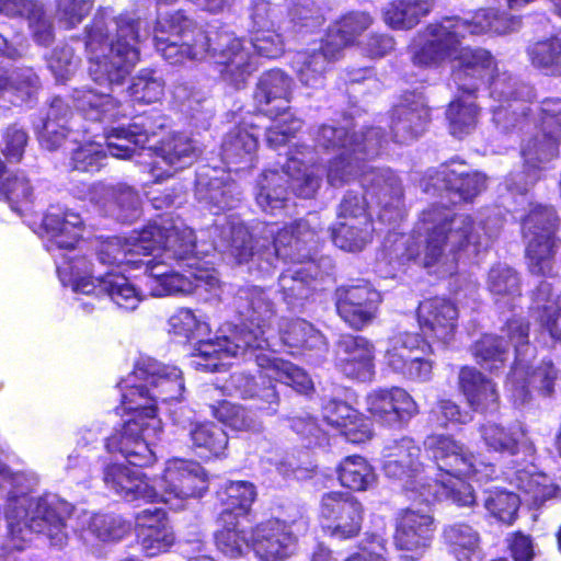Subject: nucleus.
I'll list each match as a JSON object with an SVG mask.
<instances>
[{
  "label": "nucleus",
  "instance_id": "f257e3e1",
  "mask_svg": "<svg viewBox=\"0 0 561 561\" xmlns=\"http://www.w3.org/2000/svg\"><path fill=\"white\" fill-rule=\"evenodd\" d=\"M423 444L437 470L434 480L424 474L421 448L410 437L393 439L383 446L381 469L385 476L398 481L411 500L425 503L449 500L459 507L473 506L477 503L473 489L461 478L488 481L495 474V467L478 462L461 443L449 435L432 434Z\"/></svg>",
  "mask_w": 561,
  "mask_h": 561
},
{
  "label": "nucleus",
  "instance_id": "f03ea898",
  "mask_svg": "<svg viewBox=\"0 0 561 561\" xmlns=\"http://www.w3.org/2000/svg\"><path fill=\"white\" fill-rule=\"evenodd\" d=\"M119 387L122 409L131 416L112 435L107 448L118 449L134 465H149L156 460L150 446L161 431L156 411L159 404L172 405L173 401L182 400V371L151 357H141L131 376L122 381Z\"/></svg>",
  "mask_w": 561,
  "mask_h": 561
},
{
  "label": "nucleus",
  "instance_id": "7ed1b4c3",
  "mask_svg": "<svg viewBox=\"0 0 561 561\" xmlns=\"http://www.w3.org/2000/svg\"><path fill=\"white\" fill-rule=\"evenodd\" d=\"M138 253L128 248H100L96 261L107 266H129L145 270L151 276V295H188L199 288L214 290L219 286L218 273L213 267L214 253L196 248H142Z\"/></svg>",
  "mask_w": 561,
  "mask_h": 561
},
{
  "label": "nucleus",
  "instance_id": "20e7f679",
  "mask_svg": "<svg viewBox=\"0 0 561 561\" xmlns=\"http://www.w3.org/2000/svg\"><path fill=\"white\" fill-rule=\"evenodd\" d=\"M233 308L243 323L230 336H218L216 341L202 342L198 352L207 362H198L197 365L214 369L226 365L227 359L252 352V348L268 351L274 346V304L262 288L245 286L238 289L233 297Z\"/></svg>",
  "mask_w": 561,
  "mask_h": 561
},
{
  "label": "nucleus",
  "instance_id": "39448f33",
  "mask_svg": "<svg viewBox=\"0 0 561 561\" xmlns=\"http://www.w3.org/2000/svg\"><path fill=\"white\" fill-rule=\"evenodd\" d=\"M504 335L485 334L473 345L476 359L485 368L493 370L502 365L508 352L507 337L515 348V362L507 379L506 388L515 405H524L530 398L528 386L538 389L543 394L553 391V381L557 371L551 362H543L531 374L528 369V358L533 356V350L528 345V325L520 319L508 320L502 330Z\"/></svg>",
  "mask_w": 561,
  "mask_h": 561
},
{
  "label": "nucleus",
  "instance_id": "423d86ee",
  "mask_svg": "<svg viewBox=\"0 0 561 561\" xmlns=\"http://www.w3.org/2000/svg\"><path fill=\"white\" fill-rule=\"evenodd\" d=\"M239 356L256 363L261 382L252 374L234 371L226 387L232 394L242 399L257 400L261 403L259 408L267 415L277 413L280 401L273 381L285 383L304 394L313 389V382L304 369L275 356L271 350L252 348V352L239 354L237 357Z\"/></svg>",
  "mask_w": 561,
  "mask_h": 561
},
{
  "label": "nucleus",
  "instance_id": "0eeeda50",
  "mask_svg": "<svg viewBox=\"0 0 561 561\" xmlns=\"http://www.w3.org/2000/svg\"><path fill=\"white\" fill-rule=\"evenodd\" d=\"M479 432L489 451L507 457L512 463L522 467L515 472L517 488L529 496L534 505L542 504L549 491L543 484L546 478L536 472V446L527 427L520 423L505 426L496 422H486L480 426Z\"/></svg>",
  "mask_w": 561,
  "mask_h": 561
},
{
  "label": "nucleus",
  "instance_id": "6e6552de",
  "mask_svg": "<svg viewBox=\"0 0 561 561\" xmlns=\"http://www.w3.org/2000/svg\"><path fill=\"white\" fill-rule=\"evenodd\" d=\"M56 270L64 286L84 295H107L119 308L135 310L144 299L142 294L122 274L106 273L95 283L93 264L82 254V248H55Z\"/></svg>",
  "mask_w": 561,
  "mask_h": 561
},
{
  "label": "nucleus",
  "instance_id": "1a4fd4ad",
  "mask_svg": "<svg viewBox=\"0 0 561 561\" xmlns=\"http://www.w3.org/2000/svg\"><path fill=\"white\" fill-rule=\"evenodd\" d=\"M153 42L158 53L172 65L207 56L214 31L185 9L167 12L156 20Z\"/></svg>",
  "mask_w": 561,
  "mask_h": 561
},
{
  "label": "nucleus",
  "instance_id": "9d476101",
  "mask_svg": "<svg viewBox=\"0 0 561 561\" xmlns=\"http://www.w3.org/2000/svg\"><path fill=\"white\" fill-rule=\"evenodd\" d=\"M482 30L480 24L457 15L435 20L425 26L427 39L413 50L411 60L421 68H438L453 58L467 35L480 34Z\"/></svg>",
  "mask_w": 561,
  "mask_h": 561
},
{
  "label": "nucleus",
  "instance_id": "9b49d317",
  "mask_svg": "<svg viewBox=\"0 0 561 561\" xmlns=\"http://www.w3.org/2000/svg\"><path fill=\"white\" fill-rule=\"evenodd\" d=\"M308 519L300 516L290 522L270 519L251 533V548L261 561H286L295 554L297 536L308 529Z\"/></svg>",
  "mask_w": 561,
  "mask_h": 561
},
{
  "label": "nucleus",
  "instance_id": "f8f14e48",
  "mask_svg": "<svg viewBox=\"0 0 561 561\" xmlns=\"http://www.w3.org/2000/svg\"><path fill=\"white\" fill-rule=\"evenodd\" d=\"M168 116L158 108H150L135 115L126 126L111 127L105 131L110 153L116 158H130L135 148L152 149L151 138L168 126Z\"/></svg>",
  "mask_w": 561,
  "mask_h": 561
},
{
  "label": "nucleus",
  "instance_id": "ddd939ff",
  "mask_svg": "<svg viewBox=\"0 0 561 561\" xmlns=\"http://www.w3.org/2000/svg\"><path fill=\"white\" fill-rule=\"evenodd\" d=\"M158 486V501L179 510L186 499L202 496L208 489V482L198 462L175 458L167 461Z\"/></svg>",
  "mask_w": 561,
  "mask_h": 561
},
{
  "label": "nucleus",
  "instance_id": "4468645a",
  "mask_svg": "<svg viewBox=\"0 0 561 561\" xmlns=\"http://www.w3.org/2000/svg\"><path fill=\"white\" fill-rule=\"evenodd\" d=\"M207 55L214 59L220 78L236 89L243 88L256 69L244 41L225 31H214Z\"/></svg>",
  "mask_w": 561,
  "mask_h": 561
},
{
  "label": "nucleus",
  "instance_id": "2eb2a0df",
  "mask_svg": "<svg viewBox=\"0 0 561 561\" xmlns=\"http://www.w3.org/2000/svg\"><path fill=\"white\" fill-rule=\"evenodd\" d=\"M421 219L428 226L426 245L478 244L470 214H450L446 205L433 203L422 211Z\"/></svg>",
  "mask_w": 561,
  "mask_h": 561
},
{
  "label": "nucleus",
  "instance_id": "dca6fc26",
  "mask_svg": "<svg viewBox=\"0 0 561 561\" xmlns=\"http://www.w3.org/2000/svg\"><path fill=\"white\" fill-rule=\"evenodd\" d=\"M276 256L289 257L290 262L304 264L289 267L278 277L279 291L289 308H297L311 297L316 289L318 266L307 262L310 257L309 248H272Z\"/></svg>",
  "mask_w": 561,
  "mask_h": 561
},
{
  "label": "nucleus",
  "instance_id": "f3484780",
  "mask_svg": "<svg viewBox=\"0 0 561 561\" xmlns=\"http://www.w3.org/2000/svg\"><path fill=\"white\" fill-rule=\"evenodd\" d=\"M79 198L98 206L105 217L122 224H131L141 214L139 193L123 183L107 185L98 182L85 185Z\"/></svg>",
  "mask_w": 561,
  "mask_h": 561
},
{
  "label": "nucleus",
  "instance_id": "a211bd4d",
  "mask_svg": "<svg viewBox=\"0 0 561 561\" xmlns=\"http://www.w3.org/2000/svg\"><path fill=\"white\" fill-rule=\"evenodd\" d=\"M451 76L459 93L476 99L480 85L492 83L497 75V62L493 55L481 47L457 48Z\"/></svg>",
  "mask_w": 561,
  "mask_h": 561
},
{
  "label": "nucleus",
  "instance_id": "6ab92c4d",
  "mask_svg": "<svg viewBox=\"0 0 561 561\" xmlns=\"http://www.w3.org/2000/svg\"><path fill=\"white\" fill-rule=\"evenodd\" d=\"M319 514L331 536L347 539L359 533L364 507L351 493L332 491L322 495Z\"/></svg>",
  "mask_w": 561,
  "mask_h": 561
},
{
  "label": "nucleus",
  "instance_id": "aec40b11",
  "mask_svg": "<svg viewBox=\"0 0 561 561\" xmlns=\"http://www.w3.org/2000/svg\"><path fill=\"white\" fill-rule=\"evenodd\" d=\"M366 411L382 426L402 428L419 413L417 403L400 387L378 388L367 393Z\"/></svg>",
  "mask_w": 561,
  "mask_h": 561
},
{
  "label": "nucleus",
  "instance_id": "412c9836",
  "mask_svg": "<svg viewBox=\"0 0 561 561\" xmlns=\"http://www.w3.org/2000/svg\"><path fill=\"white\" fill-rule=\"evenodd\" d=\"M434 531L432 515L411 508L403 510L396 517L393 543L407 558L419 559L430 547Z\"/></svg>",
  "mask_w": 561,
  "mask_h": 561
},
{
  "label": "nucleus",
  "instance_id": "4be33fe9",
  "mask_svg": "<svg viewBox=\"0 0 561 561\" xmlns=\"http://www.w3.org/2000/svg\"><path fill=\"white\" fill-rule=\"evenodd\" d=\"M559 136L538 129L520 144L522 174L526 185H535L550 169L551 162L559 156Z\"/></svg>",
  "mask_w": 561,
  "mask_h": 561
},
{
  "label": "nucleus",
  "instance_id": "5701e85b",
  "mask_svg": "<svg viewBox=\"0 0 561 561\" xmlns=\"http://www.w3.org/2000/svg\"><path fill=\"white\" fill-rule=\"evenodd\" d=\"M335 366L346 377L368 381L375 375V346L362 335H342L336 343Z\"/></svg>",
  "mask_w": 561,
  "mask_h": 561
},
{
  "label": "nucleus",
  "instance_id": "b1692460",
  "mask_svg": "<svg viewBox=\"0 0 561 561\" xmlns=\"http://www.w3.org/2000/svg\"><path fill=\"white\" fill-rule=\"evenodd\" d=\"M293 99V79L280 69L264 71L253 91L255 108L262 114L276 118L289 110Z\"/></svg>",
  "mask_w": 561,
  "mask_h": 561
},
{
  "label": "nucleus",
  "instance_id": "393cba45",
  "mask_svg": "<svg viewBox=\"0 0 561 561\" xmlns=\"http://www.w3.org/2000/svg\"><path fill=\"white\" fill-rule=\"evenodd\" d=\"M111 437L112 436L107 437L106 442H108ZM105 447H107V443H105ZM106 449L110 453H119L129 462V465L133 467H139L138 465L131 463L127 457L118 449ZM153 462L154 460L151 462V465ZM146 466L147 465L144 467ZM148 466H150V463ZM103 480L110 490L114 491L126 501H158L157 488L149 484L148 481L145 480L144 474L139 469L129 468L123 463H112L105 467Z\"/></svg>",
  "mask_w": 561,
  "mask_h": 561
},
{
  "label": "nucleus",
  "instance_id": "a878e982",
  "mask_svg": "<svg viewBox=\"0 0 561 561\" xmlns=\"http://www.w3.org/2000/svg\"><path fill=\"white\" fill-rule=\"evenodd\" d=\"M458 308L450 300L435 297L419 305L417 320L424 334L447 345L456 334Z\"/></svg>",
  "mask_w": 561,
  "mask_h": 561
},
{
  "label": "nucleus",
  "instance_id": "bb28decb",
  "mask_svg": "<svg viewBox=\"0 0 561 561\" xmlns=\"http://www.w3.org/2000/svg\"><path fill=\"white\" fill-rule=\"evenodd\" d=\"M341 56L323 37L318 48L297 50L290 59V67L304 85L314 88L322 83L330 66Z\"/></svg>",
  "mask_w": 561,
  "mask_h": 561
},
{
  "label": "nucleus",
  "instance_id": "cd10ccee",
  "mask_svg": "<svg viewBox=\"0 0 561 561\" xmlns=\"http://www.w3.org/2000/svg\"><path fill=\"white\" fill-rule=\"evenodd\" d=\"M71 101L72 107L89 121L116 122L128 116L123 103L111 93L98 92L94 89H75Z\"/></svg>",
  "mask_w": 561,
  "mask_h": 561
},
{
  "label": "nucleus",
  "instance_id": "c85d7f7f",
  "mask_svg": "<svg viewBox=\"0 0 561 561\" xmlns=\"http://www.w3.org/2000/svg\"><path fill=\"white\" fill-rule=\"evenodd\" d=\"M373 158L368 141L336 152L327 167V180L340 187L368 173L367 162Z\"/></svg>",
  "mask_w": 561,
  "mask_h": 561
},
{
  "label": "nucleus",
  "instance_id": "c756f323",
  "mask_svg": "<svg viewBox=\"0 0 561 561\" xmlns=\"http://www.w3.org/2000/svg\"><path fill=\"white\" fill-rule=\"evenodd\" d=\"M459 388L469 407L478 412H493L497 409L499 393L495 385L473 367L465 366L458 376Z\"/></svg>",
  "mask_w": 561,
  "mask_h": 561
},
{
  "label": "nucleus",
  "instance_id": "7c9ffc66",
  "mask_svg": "<svg viewBox=\"0 0 561 561\" xmlns=\"http://www.w3.org/2000/svg\"><path fill=\"white\" fill-rule=\"evenodd\" d=\"M436 180L447 192L458 195L465 203L472 202L484 184L477 172L467 171L463 162L454 160L440 165Z\"/></svg>",
  "mask_w": 561,
  "mask_h": 561
},
{
  "label": "nucleus",
  "instance_id": "2f4dec72",
  "mask_svg": "<svg viewBox=\"0 0 561 561\" xmlns=\"http://www.w3.org/2000/svg\"><path fill=\"white\" fill-rule=\"evenodd\" d=\"M290 195V176L287 168L284 170H265L261 173L257 184L255 201L265 213L273 214L277 209L286 207Z\"/></svg>",
  "mask_w": 561,
  "mask_h": 561
},
{
  "label": "nucleus",
  "instance_id": "473e14b6",
  "mask_svg": "<svg viewBox=\"0 0 561 561\" xmlns=\"http://www.w3.org/2000/svg\"><path fill=\"white\" fill-rule=\"evenodd\" d=\"M531 317L540 323L549 335L561 341V295L552 298V286L542 280L533 293L529 307Z\"/></svg>",
  "mask_w": 561,
  "mask_h": 561
},
{
  "label": "nucleus",
  "instance_id": "72a5a7b5",
  "mask_svg": "<svg viewBox=\"0 0 561 561\" xmlns=\"http://www.w3.org/2000/svg\"><path fill=\"white\" fill-rule=\"evenodd\" d=\"M559 218L551 206H536L525 217L522 231L526 245H554Z\"/></svg>",
  "mask_w": 561,
  "mask_h": 561
},
{
  "label": "nucleus",
  "instance_id": "f704fd0d",
  "mask_svg": "<svg viewBox=\"0 0 561 561\" xmlns=\"http://www.w3.org/2000/svg\"><path fill=\"white\" fill-rule=\"evenodd\" d=\"M115 34L110 44V50L123 56L128 61H139V42L141 19L133 12L125 11L114 18Z\"/></svg>",
  "mask_w": 561,
  "mask_h": 561
},
{
  "label": "nucleus",
  "instance_id": "c9c22d12",
  "mask_svg": "<svg viewBox=\"0 0 561 561\" xmlns=\"http://www.w3.org/2000/svg\"><path fill=\"white\" fill-rule=\"evenodd\" d=\"M530 65L550 77H561V28L526 47Z\"/></svg>",
  "mask_w": 561,
  "mask_h": 561
},
{
  "label": "nucleus",
  "instance_id": "e433bc0d",
  "mask_svg": "<svg viewBox=\"0 0 561 561\" xmlns=\"http://www.w3.org/2000/svg\"><path fill=\"white\" fill-rule=\"evenodd\" d=\"M371 23L373 18L369 13L350 11L329 27L324 38L342 55L343 49L353 45Z\"/></svg>",
  "mask_w": 561,
  "mask_h": 561
},
{
  "label": "nucleus",
  "instance_id": "4c0bfd02",
  "mask_svg": "<svg viewBox=\"0 0 561 561\" xmlns=\"http://www.w3.org/2000/svg\"><path fill=\"white\" fill-rule=\"evenodd\" d=\"M443 540L457 561H474L480 551L481 536L471 525L462 522L443 528Z\"/></svg>",
  "mask_w": 561,
  "mask_h": 561
},
{
  "label": "nucleus",
  "instance_id": "58836bf2",
  "mask_svg": "<svg viewBox=\"0 0 561 561\" xmlns=\"http://www.w3.org/2000/svg\"><path fill=\"white\" fill-rule=\"evenodd\" d=\"M170 331L178 336L185 337L187 340H197L196 346L194 348L192 364L197 369L207 370V371H216L219 370L221 366L218 368H207L204 365H197L198 362L206 363L207 359L199 355L198 347L202 342H210L211 340H204L206 335H208L210 329L208 323L205 321H201L197 319L195 313L190 309H180L176 311L169 320Z\"/></svg>",
  "mask_w": 561,
  "mask_h": 561
},
{
  "label": "nucleus",
  "instance_id": "ea45409f",
  "mask_svg": "<svg viewBox=\"0 0 561 561\" xmlns=\"http://www.w3.org/2000/svg\"><path fill=\"white\" fill-rule=\"evenodd\" d=\"M259 147L257 136L245 126L236 125L225 136L221 157L228 165L251 163Z\"/></svg>",
  "mask_w": 561,
  "mask_h": 561
},
{
  "label": "nucleus",
  "instance_id": "a19ab883",
  "mask_svg": "<svg viewBox=\"0 0 561 561\" xmlns=\"http://www.w3.org/2000/svg\"><path fill=\"white\" fill-rule=\"evenodd\" d=\"M221 528L215 533L217 549L226 557L237 559L243 557L251 548V539L245 528L232 514H220Z\"/></svg>",
  "mask_w": 561,
  "mask_h": 561
},
{
  "label": "nucleus",
  "instance_id": "79ce46f5",
  "mask_svg": "<svg viewBox=\"0 0 561 561\" xmlns=\"http://www.w3.org/2000/svg\"><path fill=\"white\" fill-rule=\"evenodd\" d=\"M289 347L324 351L327 342L320 331L304 319H286L276 328V337Z\"/></svg>",
  "mask_w": 561,
  "mask_h": 561
},
{
  "label": "nucleus",
  "instance_id": "37998d69",
  "mask_svg": "<svg viewBox=\"0 0 561 561\" xmlns=\"http://www.w3.org/2000/svg\"><path fill=\"white\" fill-rule=\"evenodd\" d=\"M434 7L435 0H392L388 3L383 18L392 28L411 30L427 16Z\"/></svg>",
  "mask_w": 561,
  "mask_h": 561
},
{
  "label": "nucleus",
  "instance_id": "c03bdc74",
  "mask_svg": "<svg viewBox=\"0 0 561 561\" xmlns=\"http://www.w3.org/2000/svg\"><path fill=\"white\" fill-rule=\"evenodd\" d=\"M330 10L327 0H291L287 15L295 32L312 33L324 24Z\"/></svg>",
  "mask_w": 561,
  "mask_h": 561
},
{
  "label": "nucleus",
  "instance_id": "a18cd8bd",
  "mask_svg": "<svg viewBox=\"0 0 561 561\" xmlns=\"http://www.w3.org/2000/svg\"><path fill=\"white\" fill-rule=\"evenodd\" d=\"M427 347L424 340L417 333H399L388 341L385 351V363L396 374H401L416 353H422Z\"/></svg>",
  "mask_w": 561,
  "mask_h": 561
},
{
  "label": "nucleus",
  "instance_id": "49530a36",
  "mask_svg": "<svg viewBox=\"0 0 561 561\" xmlns=\"http://www.w3.org/2000/svg\"><path fill=\"white\" fill-rule=\"evenodd\" d=\"M137 61H128L111 50L89 59V75L98 84H121Z\"/></svg>",
  "mask_w": 561,
  "mask_h": 561
},
{
  "label": "nucleus",
  "instance_id": "de8ad7c7",
  "mask_svg": "<svg viewBox=\"0 0 561 561\" xmlns=\"http://www.w3.org/2000/svg\"><path fill=\"white\" fill-rule=\"evenodd\" d=\"M191 447L201 457H219L228 446V435L213 422L195 423L188 430Z\"/></svg>",
  "mask_w": 561,
  "mask_h": 561
},
{
  "label": "nucleus",
  "instance_id": "09e8293b",
  "mask_svg": "<svg viewBox=\"0 0 561 561\" xmlns=\"http://www.w3.org/2000/svg\"><path fill=\"white\" fill-rule=\"evenodd\" d=\"M428 119V108L422 103H399L391 110V129L394 136L414 138Z\"/></svg>",
  "mask_w": 561,
  "mask_h": 561
},
{
  "label": "nucleus",
  "instance_id": "8fccbe9b",
  "mask_svg": "<svg viewBox=\"0 0 561 561\" xmlns=\"http://www.w3.org/2000/svg\"><path fill=\"white\" fill-rule=\"evenodd\" d=\"M410 260L440 276L451 275L456 271L458 251L456 248H402Z\"/></svg>",
  "mask_w": 561,
  "mask_h": 561
},
{
  "label": "nucleus",
  "instance_id": "3c124183",
  "mask_svg": "<svg viewBox=\"0 0 561 561\" xmlns=\"http://www.w3.org/2000/svg\"><path fill=\"white\" fill-rule=\"evenodd\" d=\"M356 411L342 400H329L323 405V420L331 426L341 428L345 439L360 444L369 439L368 431H357L353 423Z\"/></svg>",
  "mask_w": 561,
  "mask_h": 561
},
{
  "label": "nucleus",
  "instance_id": "603ef678",
  "mask_svg": "<svg viewBox=\"0 0 561 561\" xmlns=\"http://www.w3.org/2000/svg\"><path fill=\"white\" fill-rule=\"evenodd\" d=\"M262 238H272V245H297L311 241L314 229L305 218H297L279 227L276 222H265L261 229Z\"/></svg>",
  "mask_w": 561,
  "mask_h": 561
},
{
  "label": "nucleus",
  "instance_id": "864d4df0",
  "mask_svg": "<svg viewBox=\"0 0 561 561\" xmlns=\"http://www.w3.org/2000/svg\"><path fill=\"white\" fill-rule=\"evenodd\" d=\"M341 484L353 491H367L376 483V474L368 461L357 455L345 457L337 468Z\"/></svg>",
  "mask_w": 561,
  "mask_h": 561
},
{
  "label": "nucleus",
  "instance_id": "5fc2aeb1",
  "mask_svg": "<svg viewBox=\"0 0 561 561\" xmlns=\"http://www.w3.org/2000/svg\"><path fill=\"white\" fill-rule=\"evenodd\" d=\"M463 98L468 96L459 93L448 103L445 112L450 134L459 139L476 129L479 115L478 105L472 101L466 102Z\"/></svg>",
  "mask_w": 561,
  "mask_h": 561
},
{
  "label": "nucleus",
  "instance_id": "6e6d98bb",
  "mask_svg": "<svg viewBox=\"0 0 561 561\" xmlns=\"http://www.w3.org/2000/svg\"><path fill=\"white\" fill-rule=\"evenodd\" d=\"M520 499L514 492L497 486L483 491V506L489 515L505 525H512L516 518Z\"/></svg>",
  "mask_w": 561,
  "mask_h": 561
},
{
  "label": "nucleus",
  "instance_id": "4d7b16f0",
  "mask_svg": "<svg viewBox=\"0 0 561 561\" xmlns=\"http://www.w3.org/2000/svg\"><path fill=\"white\" fill-rule=\"evenodd\" d=\"M220 503L225 506L220 514L227 512L234 518L244 515L255 500L256 492L252 483L247 481L226 482L217 492Z\"/></svg>",
  "mask_w": 561,
  "mask_h": 561
},
{
  "label": "nucleus",
  "instance_id": "13d9d810",
  "mask_svg": "<svg viewBox=\"0 0 561 561\" xmlns=\"http://www.w3.org/2000/svg\"><path fill=\"white\" fill-rule=\"evenodd\" d=\"M0 194L11 209L20 215L33 204V187L30 180L20 173H9L0 182Z\"/></svg>",
  "mask_w": 561,
  "mask_h": 561
},
{
  "label": "nucleus",
  "instance_id": "bf43d9fd",
  "mask_svg": "<svg viewBox=\"0 0 561 561\" xmlns=\"http://www.w3.org/2000/svg\"><path fill=\"white\" fill-rule=\"evenodd\" d=\"M164 81L152 69H141L131 80L128 94L134 102L151 104L162 100Z\"/></svg>",
  "mask_w": 561,
  "mask_h": 561
},
{
  "label": "nucleus",
  "instance_id": "052dcab7",
  "mask_svg": "<svg viewBox=\"0 0 561 561\" xmlns=\"http://www.w3.org/2000/svg\"><path fill=\"white\" fill-rule=\"evenodd\" d=\"M286 168L290 176V193L299 198H313L320 187L321 179L312 168L297 158H289Z\"/></svg>",
  "mask_w": 561,
  "mask_h": 561
},
{
  "label": "nucleus",
  "instance_id": "680f3d73",
  "mask_svg": "<svg viewBox=\"0 0 561 561\" xmlns=\"http://www.w3.org/2000/svg\"><path fill=\"white\" fill-rule=\"evenodd\" d=\"M316 141L325 150L340 152L354 146L368 141L363 133L352 131L345 127L321 125Z\"/></svg>",
  "mask_w": 561,
  "mask_h": 561
},
{
  "label": "nucleus",
  "instance_id": "e2e57ef3",
  "mask_svg": "<svg viewBox=\"0 0 561 561\" xmlns=\"http://www.w3.org/2000/svg\"><path fill=\"white\" fill-rule=\"evenodd\" d=\"M215 416L237 431L261 432L263 428L262 422L254 412L227 401L219 404Z\"/></svg>",
  "mask_w": 561,
  "mask_h": 561
},
{
  "label": "nucleus",
  "instance_id": "0e129e2a",
  "mask_svg": "<svg viewBox=\"0 0 561 561\" xmlns=\"http://www.w3.org/2000/svg\"><path fill=\"white\" fill-rule=\"evenodd\" d=\"M130 527L121 516L95 514L89 517L85 533L101 541H116L124 538Z\"/></svg>",
  "mask_w": 561,
  "mask_h": 561
},
{
  "label": "nucleus",
  "instance_id": "69168bd1",
  "mask_svg": "<svg viewBox=\"0 0 561 561\" xmlns=\"http://www.w3.org/2000/svg\"><path fill=\"white\" fill-rule=\"evenodd\" d=\"M169 164L181 162L195 153V147L190 137L181 133H172L154 142L152 148Z\"/></svg>",
  "mask_w": 561,
  "mask_h": 561
},
{
  "label": "nucleus",
  "instance_id": "338daca9",
  "mask_svg": "<svg viewBox=\"0 0 561 561\" xmlns=\"http://www.w3.org/2000/svg\"><path fill=\"white\" fill-rule=\"evenodd\" d=\"M94 7V0H55V18L65 30H72L85 20Z\"/></svg>",
  "mask_w": 561,
  "mask_h": 561
},
{
  "label": "nucleus",
  "instance_id": "774afa93",
  "mask_svg": "<svg viewBox=\"0 0 561 561\" xmlns=\"http://www.w3.org/2000/svg\"><path fill=\"white\" fill-rule=\"evenodd\" d=\"M489 290L494 296H518L520 294L519 277L517 273L505 264H497L489 272Z\"/></svg>",
  "mask_w": 561,
  "mask_h": 561
}]
</instances>
